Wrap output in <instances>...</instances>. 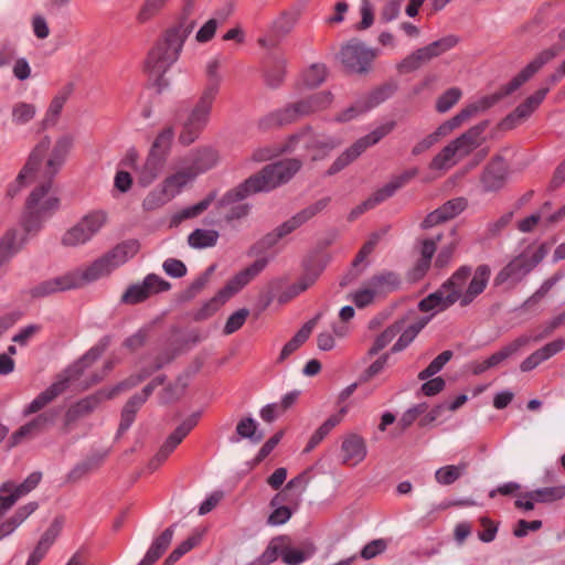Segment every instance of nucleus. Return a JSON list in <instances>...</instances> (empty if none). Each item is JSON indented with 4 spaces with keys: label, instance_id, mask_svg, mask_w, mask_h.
I'll return each instance as SVG.
<instances>
[{
    "label": "nucleus",
    "instance_id": "nucleus-38",
    "mask_svg": "<svg viewBox=\"0 0 565 565\" xmlns=\"http://www.w3.org/2000/svg\"><path fill=\"white\" fill-rule=\"evenodd\" d=\"M285 500L286 494L284 492H278L271 498L269 505L273 508V511L267 519V524L279 526L289 521L292 510L289 507L281 505Z\"/></svg>",
    "mask_w": 565,
    "mask_h": 565
},
{
    "label": "nucleus",
    "instance_id": "nucleus-53",
    "mask_svg": "<svg viewBox=\"0 0 565 565\" xmlns=\"http://www.w3.org/2000/svg\"><path fill=\"white\" fill-rule=\"evenodd\" d=\"M300 9L292 8L288 11L282 12L273 23V31L277 35H286L288 34L292 28L296 25L299 17Z\"/></svg>",
    "mask_w": 565,
    "mask_h": 565
},
{
    "label": "nucleus",
    "instance_id": "nucleus-63",
    "mask_svg": "<svg viewBox=\"0 0 565 565\" xmlns=\"http://www.w3.org/2000/svg\"><path fill=\"white\" fill-rule=\"evenodd\" d=\"M200 535H191L186 540L182 541L164 559V565H173L184 554L190 552L194 546L200 543Z\"/></svg>",
    "mask_w": 565,
    "mask_h": 565
},
{
    "label": "nucleus",
    "instance_id": "nucleus-31",
    "mask_svg": "<svg viewBox=\"0 0 565 565\" xmlns=\"http://www.w3.org/2000/svg\"><path fill=\"white\" fill-rule=\"evenodd\" d=\"M401 284L402 280L399 275L391 270L381 271L367 280V285L376 296L396 291L399 289Z\"/></svg>",
    "mask_w": 565,
    "mask_h": 565
},
{
    "label": "nucleus",
    "instance_id": "nucleus-42",
    "mask_svg": "<svg viewBox=\"0 0 565 565\" xmlns=\"http://www.w3.org/2000/svg\"><path fill=\"white\" fill-rule=\"evenodd\" d=\"M531 342L530 335H521L514 341L503 347L498 352L486 359L489 369L498 366L501 362L510 358L512 354L518 352L522 347L527 345Z\"/></svg>",
    "mask_w": 565,
    "mask_h": 565
},
{
    "label": "nucleus",
    "instance_id": "nucleus-28",
    "mask_svg": "<svg viewBox=\"0 0 565 565\" xmlns=\"http://www.w3.org/2000/svg\"><path fill=\"white\" fill-rule=\"evenodd\" d=\"M175 524L167 527L154 537L143 558L137 565H153L167 551L173 539Z\"/></svg>",
    "mask_w": 565,
    "mask_h": 565
},
{
    "label": "nucleus",
    "instance_id": "nucleus-55",
    "mask_svg": "<svg viewBox=\"0 0 565 565\" xmlns=\"http://www.w3.org/2000/svg\"><path fill=\"white\" fill-rule=\"evenodd\" d=\"M515 90L516 89H511L510 88V82H509L504 86H502L498 92H495L494 94L489 95V96H484V97L480 98L479 100L469 104L468 106L469 107H473L475 110H476V115H477L480 111H484V110L491 108L499 100H501L502 98L511 95Z\"/></svg>",
    "mask_w": 565,
    "mask_h": 565
},
{
    "label": "nucleus",
    "instance_id": "nucleus-33",
    "mask_svg": "<svg viewBox=\"0 0 565 565\" xmlns=\"http://www.w3.org/2000/svg\"><path fill=\"white\" fill-rule=\"evenodd\" d=\"M347 412V407H342L339 413L331 415L326 422H323L311 435L303 451H312L330 434V431L341 423Z\"/></svg>",
    "mask_w": 565,
    "mask_h": 565
},
{
    "label": "nucleus",
    "instance_id": "nucleus-18",
    "mask_svg": "<svg viewBox=\"0 0 565 565\" xmlns=\"http://www.w3.org/2000/svg\"><path fill=\"white\" fill-rule=\"evenodd\" d=\"M509 177V164L502 156L492 158L480 175L484 192H498L505 185Z\"/></svg>",
    "mask_w": 565,
    "mask_h": 565
},
{
    "label": "nucleus",
    "instance_id": "nucleus-59",
    "mask_svg": "<svg viewBox=\"0 0 565 565\" xmlns=\"http://www.w3.org/2000/svg\"><path fill=\"white\" fill-rule=\"evenodd\" d=\"M286 74V61L282 58H275L271 65L265 71V82L267 86L277 88L284 82Z\"/></svg>",
    "mask_w": 565,
    "mask_h": 565
},
{
    "label": "nucleus",
    "instance_id": "nucleus-13",
    "mask_svg": "<svg viewBox=\"0 0 565 565\" xmlns=\"http://www.w3.org/2000/svg\"><path fill=\"white\" fill-rule=\"evenodd\" d=\"M340 58L348 72L363 74L370 70L375 53L362 42L350 41L341 49Z\"/></svg>",
    "mask_w": 565,
    "mask_h": 565
},
{
    "label": "nucleus",
    "instance_id": "nucleus-12",
    "mask_svg": "<svg viewBox=\"0 0 565 565\" xmlns=\"http://www.w3.org/2000/svg\"><path fill=\"white\" fill-rule=\"evenodd\" d=\"M171 284L157 274H148L141 282L128 286L120 298L125 305H138L146 301L151 295L168 291Z\"/></svg>",
    "mask_w": 565,
    "mask_h": 565
},
{
    "label": "nucleus",
    "instance_id": "nucleus-1",
    "mask_svg": "<svg viewBox=\"0 0 565 565\" xmlns=\"http://www.w3.org/2000/svg\"><path fill=\"white\" fill-rule=\"evenodd\" d=\"M299 159H286L265 166L258 173H255L227 190L216 203L218 211L226 210L223 220L226 223L246 217L250 211L248 203H242L252 194L269 192L287 183L301 168Z\"/></svg>",
    "mask_w": 565,
    "mask_h": 565
},
{
    "label": "nucleus",
    "instance_id": "nucleus-21",
    "mask_svg": "<svg viewBox=\"0 0 565 565\" xmlns=\"http://www.w3.org/2000/svg\"><path fill=\"white\" fill-rule=\"evenodd\" d=\"M104 401L103 393L98 390L71 405L64 416L65 431H70L78 419L92 414Z\"/></svg>",
    "mask_w": 565,
    "mask_h": 565
},
{
    "label": "nucleus",
    "instance_id": "nucleus-10",
    "mask_svg": "<svg viewBox=\"0 0 565 565\" xmlns=\"http://www.w3.org/2000/svg\"><path fill=\"white\" fill-rule=\"evenodd\" d=\"M200 413L184 419L163 441L160 449L148 462L149 472L156 471L182 443L185 436L196 426Z\"/></svg>",
    "mask_w": 565,
    "mask_h": 565
},
{
    "label": "nucleus",
    "instance_id": "nucleus-50",
    "mask_svg": "<svg viewBox=\"0 0 565 565\" xmlns=\"http://www.w3.org/2000/svg\"><path fill=\"white\" fill-rule=\"evenodd\" d=\"M173 138L174 129L171 126L166 127L156 137L149 152L157 154L158 157H163V159L167 160L171 150Z\"/></svg>",
    "mask_w": 565,
    "mask_h": 565
},
{
    "label": "nucleus",
    "instance_id": "nucleus-37",
    "mask_svg": "<svg viewBox=\"0 0 565 565\" xmlns=\"http://www.w3.org/2000/svg\"><path fill=\"white\" fill-rule=\"evenodd\" d=\"M330 201L331 199L329 196L318 200L313 204L307 206L306 209L301 210L300 212L291 216L289 220L285 222V224H287V226H289V230L294 232L302 224L308 222L310 218L316 216L318 213L323 211L328 206Z\"/></svg>",
    "mask_w": 565,
    "mask_h": 565
},
{
    "label": "nucleus",
    "instance_id": "nucleus-48",
    "mask_svg": "<svg viewBox=\"0 0 565 565\" xmlns=\"http://www.w3.org/2000/svg\"><path fill=\"white\" fill-rule=\"evenodd\" d=\"M71 92H72L71 87H65L64 89H62L54 96V98L50 103V106L46 110L45 117L42 121V125L44 128L56 124L57 118H58L68 96L71 95Z\"/></svg>",
    "mask_w": 565,
    "mask_h": 565
},
{
    "label": "nucleus",
    "instance_id": "nucleus-8",
    "mask_svg": "<svg viewBox=\"0 0 565 565\" xmlns=\"http://www.w3.org/2000/svg\"><path fill=\"white\" fill-rule=\"evenodd\" d=\"M395 128V121H387L375 129H373L370 134L359 138L352 146L345 149L330 166L327 171V175H333L345 167H348L351 162L358 159L369 147H372L380 142L385 136L393 131Z\"/></svg>",
    "mask_w": 565,
    "mask_h": 565
},
{
    "label": "nucleus",
    "instance_id": "nucleus-11",
    "mask_svg": "<svg viewBox=\"0 0 565 565\" xmlns=\"http://www.w3.org/2000/svg\"><path fill=\"white\" fill-rule=\"evenodd\" d=\"M200 413L184 419L163 441L160 449L148 462L149 472L156 471L182 443L185 436L196 426Z\"/></svg>",
    "mask_w": 565,
    "mask_h": 565
},
{
    "label": "nucleus",
    "instance_id": "nucleus-4",
    "mask_svg": "<svg viewBox=\"0 0 565 565\" xmlns=\"http://www.w3.org/2000/svg\"><path fill=\"white\" fill-rule=\"evenodd\" d=\"M111 337L104 335L99 341L83 354L73 364L68 365L58 376L57 380L41 392L31 403L22 411V415L28 417L42 411L46 405L63 394L71 381L77 380L85 370L90 367L110 345Z\"/></svg>",
    "mask_w": 565,
    "mask_h": 565
},
{
    "label": "nucleus",
    "instance_id": "nucleus-43",
    "mask_svg": "<svg viewBox=\"0 0 565 565\" xmlns=\"http://www.w3.org/2000/svg\"><path fill=\"white\" fill-rule=\"evenodd\" d=\"M216 196H217L216 191L210 192L200 202H198L191 206H186V207L182 209L181 211H179L178 213H175L172 217V222L175 224H179L184 220L193 218V217L201 215L215 201Z\"/></svg>",
    "mask_w": 565,
    "mask_h": 565
},
{
    "label": "nucleus",
    "instance_id": "nucleus-47",
    "mask_svg": "<svg viewBox=\"0 0 565 565\" xmlns=\"http://www.w3.org/2000/svg\"><path fill=\"white\" fill-rule=\"evenodd\" d=\"M220 234L215 230L195 228L188 236V244L195 249L213 247L217 244Z\"/></svg>",
    "mask_w": 565,
    "mask_h": 565
},
{
    "label": "nucleus",
    "instance_id": "nucleus-40",
    "mask_svg": "<svg viewBox=\"0 0 565 565\" xmlns=\"http://www.w3.org/2000/svg\"><path fill=\"white\" fill-rule=\"evenodd\" d=\"M472 274V268L468 265L460 266L452 275L441 285L448 294H456L458 301H461L463 296L462 288L465 287L468 278Z\"/></svg>",
    "mask_w": 565,
    "mask_h": 565
},
{
    "label": "nucleus",
    "instance_id": "nucleus-56",
    "mask_svg": "<svg viewBox=\"0 0 565 565\" xmlns=\"http://www.w3.org/2000/svg\"><path fill=\"white\" fill-rule=\"evenodd\" d=\"M333 96L330 92H319L301 102V106L307 115L324 109L331 105Z\"/></svg>",
    "mask_w": 565,
    "mask_h": 565
},
{
    "label": "nucleus",
    "instance_id": "nucleus-61",
    "mask_svg": "<svg viewBox=\"0 0 565 565\" xmlns=\"http://www.w3.org/2000/svg\"><path fill=\"white\" fill-rule=\"evenodd\" d=\"M454 352L451 350L443 351L438 354L427 367L418 373V379L425 381L440 372L444 366L451 360Z\"/></svg>",
    "mask_w": 565,
    "mask_h": 565
},
{
    "label": "nucleus",
    "instance_id": "nucleus-62",
    "mask_svg": "<svg viewBox=\"0 0 565 565\" xmlns=\"http://www.w3.org/2000/svg\"><path fill=\"white\" fill-rule=\"evenodd\" d=\"M426 322H416L408 326L399 335L397 341L391 348L392 353H397L406 349L417 337Z\"/></svg>",
    "mask_w": 565,
    "mask_h": 565
},
{
    "label": "nucleus",
    "instance_id": "nucleus-24",
    "mask_svg": "<svg viewBox=\"0 0 565 565\" xmlns=\"http://www.w3.org/2000/svg\"><path fill=\"white\" fill-rule=\"evenodd\" d=\"M491 276V268L487 264L479 265L473 273V276L468 284L467 289L463 291V296L460 301L461 307H467L473 302V300L481 295L487 288L488 281Z\"/></svg>",
    "mask_w": 565,
    "mask_h": 565
},
{
    "label": "nucleus",
    "instance_id": "nucleus-30",
    "mask_svg": "<svg viewBox=\"0 0 565 565\" xmlns=\"http://www.w3.org/2000/svg\"><path fill=\"white\" fill-rule=\"evenodd\" d=\"M321 313L316 315L311 320L307 321L297 333L282 347L277 362H284L290 354L298 350L310 337L317 321L321 318Z\"/></svg>",
    "mask_w": 565,
    "mask_h": 565
},
{
    "label": "nucleus",
    "instance_id": "nucleus-60",
    "mask_svg": "<svg viewBox=\"0 0 565 565\" xmlns=\"http://www.w3.org/2000/svg\"><path fill=\"white\" fill-rule=\"evenodd\" d=\"M222 297H220V291L210 300L205 301L198 310L191 313V317L194 321L200 322L211 318L215 315L220 307L225 302Z\"/></svg>",
    "mask_w": 565,
    "mask_h": 565
},
{
    "label": "nucleus",
    "instance_id": "nucleus-52",
    "mask_svg": "<svg viewBox=\"0 0 565 565\" xmlns=\"http://www.w3.org/2000/svg\"><path fill=\"white\" fill-rule=\"evenodd\" d=\"M316 552L315 546L310 545L306 551L290 547V540L282 543L281 559L286 565H300L309 559Z\"/></svg>",
    "mask_w": 565,
    "mask_h": 565
},
{
    "label": "nucleus",
    "instance_id": "nucleus-44",
    "mask_svg": "<svg viewBox=\"0 0 565 565\" xmlns=\"http://www.w3.org/2000/svg\"><path fill=\"white\" fill-rule=\"evenodd\" d=\"M433 58L434 57L429 53L428 49L426 46H423L407 55L405 58H403L398 63L397 70L399 73H411L418 70Z\"/></svg>",
    "mask_w": 565,
    "mask_h": 565
},
{
    "label": "nucleus",
    "instance_id": "nucleus-27",
    "mask_svg": "<svg viewBox=\"0 0 565 565\" xmlns=\"http://www.w3.org/2000/svg\"><path fill=\"white\" fill-rule=\"evenodd\" d=\"M302 116H307V114L305 113V109L301 106V102L299 100L295 104L286 106L282 109L271 113L260 121V125L264 128H269L271 126H282L294 122Z\"/></svg>",
    "mask_w": 565,
    "mask_h": 565
},
{
    "label": "nucleus",
    "instance_id": "nucleus-16",
    "mask_svg": "<svg viewBox=\"0 0 565 565\" xmlns=\"http://www.w3.org/2000/svg\"><path fill=\"white\" fill-rule=\"evenodd\" d=\"M73 143L74 139L71 135H63L56 140L45 167L40 171L41 183H49L52 188L53 179L63 167Z\"/></svg>",
    "mask_w": 565,
    "mask_h": 565
},
{
    "label": "nucleus",
    "instance_id": "nucleus-2",
    "mask_svg": "<svg viewBox=\"0 0 565 565\" xmlns=\"http://www.w3.org/2000/svg\"><path fill=\"white\" fill-rule=\"evenodd\" d=\"M193 10L194 0H186L178 22L164 31L148 54L146 70L153 78L158 93L169 86L164 74L178 61L186 39L195 26V20L192 19Z\"/></svg>",
    "mask_w": 565,
    "mask_h": 565
},
{
    "label": "nucleus",
    "instance_id": "nucleus-49",
    "mask_svg": "<svg viewBox=\"0 0 565 565\" xmlns=\"http://www.w3.org/2000/svg\"><path fill=\"white\" fill-rule=\"evenodd\" d=\"M523 498H530L539 503H551L565 498V484L540 488L525 492Z\"/></svg>",
    "mask_w": 565,
    "mask_h": 565
},
{
    "label": "nucleus",
    "instance_id": "nucleus-23",
    "mask_svg": "<svg viewBox=\"0 0 565 565\" xmlns=\"http://www.w3.org/2000/svg\"><path fill=\"white\" fill-rule=\"evenodd\" d=\"M488 121H482L449 142L458 159L468 156L479 146V139Z\"/></svg>",
    "mask_w": 565,
    "mask_h": 565
},
{
    "label": "nucleus",
    "instance_id": "nucleus-19",
    "mask_svg": "<svg viewBox=\"0 0 565 565\" xmlns=\"http://www.w3.org/2000/svg\"><path fill=\"white\" fill-rule=\"evenodd\" d=\"M267 265L268 259L266 257L256 259L248 267L233 276L225 286L220 289V297H222L223 300H228L258 276Z\"/></svg>",
    "mask_w": 565,
    "mask_h": 565
},
{
    "label": "nucleus",
    "instance_id": "nucleus-9",
    "mask_svg": "<svg viewBox=\"0 0 565 565\" xmlns=\"http://www.w3.org/2000/svg\"><path fill=\"white\" fill-rule=\"evenodd\" d=\"M106 221L107 214L104 211H93L86 214L64 233L62 244L74 247L87 243L100 231Z\"/></svg>",
    "mask_w": 565,
    "mask_h": 565
},
{
    "label": "nucleus",
    "instance_id": "nucleus-64",
    "mask_svg": "<svg viewBox=\"0 0 565 565\" xmlns=\"http://www.w3.org/2000/svg\"><path fill=\"white\" fill-rule=\"evenodd\" d=\"M35 114L34 105L20 102L12 107V121L15 125H25L34 118Z\"/></svg>",
    "mask_w": 565,
    "mask_h": 565
},
{
    "label": "nucleus",
    "instance_id": "nucleus-34",
    "mask_svg": "<svg viewBox=\"0 0 565 565\" xmlns=\"http://www.w3.org/2000/svg\"><path fill=\"white\" fill-rule=\"evenodd\" d=\"M217 160L218 154L215 149L210 147L198 149L192 154L191 166L189 169H191L192 173H195V177H198L200 173H204L215 167Z\"/></svg>",
    "mask_w": 565,
    "mask_h": 565
},
{
    "label": "nucleus",
    "instance_id": "nucleus-14",
    "mask_svg": "<svg viewBox=\"0 0 565 565\" xmlns=\"http://www.w3.org/2000/svg\"><path fill=\"white\" fill-rule=\"evenodd\" d=\"M86 284L82 271H67L58 277H54L39 282L30 289V295L33 298H44L55 292L76 289Z\"/></svg>",
    "mask_w": 565,
    "mask_h": 565
},
{
    "label": "nucleus",
    "instance_id": "nucleus-17",
    "mask_svg": "<svg viewBox=\"0 0 565 565\" xmlns=\"http://www.w3.org/2000/svg\"><path fill=\"white\" fill-rule=\"evenodd\" d=\"M51 146V140L49 137H44L36 145L33 151L30 153L29 159L23 167V169L19 172L15 181L9 185L8 188V196L14 198L20 189L25 184V180L34 174V172L39 171L41 167V162L47 152Z\"/></svg>",
    "mask_w": 565,
    "mask_h": 565
},
{
    "label": "nucleus",
    "instance_id": "nucleus-41",
    "mask_svg": "<svg viewBox=\"0 0 565 565\" xmlns=\"http://www.w3.org/2000/svg\"><path fill=\"white\" fill-rule=\"evenodd\" d=\"M25 244V238L17 239V231L8 230L0 239V267L12 258Z\"/></svg>",
    "mask_w": 565,
    "mask_h": 565
},
{
    "label": "nucleus",
    "instance_id": "nucleus-46",
    "mask_svg": "<svg viewBox=\"0 0 565 565\" xmlns=\"http://www.w3.org/2000/svg\"><path fill=\"white\" fill-rule=\"evenodd\" d=\"M195 178V173H192V170L186 168L167 177L163 180L162 185L172 199L181 192L184 185H186Z\"/></svg>",
    "mask_w": 565,
    "mask_h": 565
},
{
    "label": "nucleus",
    "instance_id": "nucleus-35",
    "mask_svg": "<svg viewBox=\"0 0 565 565\" xmlns=\"http://www.w3.org/2000/svg\"><path fill=\"white\" fill-rule=\"evenodd\" d=\"M397 88V83L393 81L375 87L366 96L361 98L363 100V110L369 111L384 103L395 94Z\"/></svg>",
    "mask_w": 565,
    "mask_h": 565
},
{
    "label": "nucleus",
    "instance_id": "nucleus-57",
    "mask_svg": "<svg viewBox=\"0 0 565 565\" xmlns=\"http://www.w3.org/2000/svg\"><path fill=\"white\" fill-rule=\"evenodd\" d=\"M457 161L458 158L448 143L433 158L429 168L431 170L447 171L452 168Z\"/></svg>",
    "mask_w": 565,
    "mask_h": 565
},
{
    "label": "nucleus",
    "instance_id": "nucleus-3",
    "mask_svg": "<svg viewBox=\"0 0 565 565\" xmlns=\"http://www.w3.org/2000/svg\"><path fill=\"white\" fill-rule=\"evenodd\" d=\"M221 62L218 58H212L206 64L205 84L195 105L186 113L182 119V111L175 115L181 124V130L178 137L182 146H190L199 139L202 131L209 124L213 103L220 92L222 75L220 74Z\"/></svg>",
    "mask_w": 565,
    "mask_h": 565
},
{
    "label": "nucleus",
    "instance_id": "nucleus-54",
    "mask_svg": "<svg viewBox=\"0 0 565 565\" xmlns=\"http://www.w3.org/2000/svg\"><path fill=\"white\" fill-rule=\"evenodd\" d=\"M467 466L466 462L444 466L436 470L435 479L441 486H450L466 472Z\"/></svg>",
    "mask_w": 565,
    "mask_h": 565
},
{
    "label": "nucleus",
    "instance_id": "nucleus-36",
    "mask_svg": "<svg viewBox=\"0 0 565 565\" xmlns=\"http://www.w3.org/2000/svg\"><path fill=\"white\" fill-rule=\"evenodd\" d=\"M236 436L230 438L231 443H238L241 439H249L253 444H258L263 440L264 434L258 430V423L252 417L242 418L236 425Z\"/></svg>",
    "mask_w": 565,
    "mask_h": 565
},
{
    "label": "nucleus",
    "instance_id": "nucleus-29",
    "mask_svg": "<svg viewBox=\"0 0 565 565\" xmlns=\"http://www.w3.org/2000/svg\"><path fill=\"white\" fill-rule=\"evenodd\" d=\"M167 160L153 153H148L141 168L137 171L138 184L146 188L161 174Z\"/></svg>",
    "mask_w": 565,
    "mask_h": 565
},
{
    "label": "nucleus",
    "instance_id": "nucleus-58",
    "mask_svg": "<svg viewBox=\"0 0 565 565\" xmlns=\"http://www.w3.org/2000/svg\"><path fill=\"white\" fill-rule=\"evenodd\" d=\"M476 116V110L473 107H469L468 105L462 108L457 115L451 117L450 119L443 122L437 129L438 134H441V136H447L452 130L460 127L466 120L469 118Z\"/></svg>",
    "mask_w": 565,
    "mask_h": 565
},
{
    "label": "nucleus",
    "instance_id": "nucleus-26",
    "mask_svg": "<svg viewBox=\"0 0 565 565\" xmlns=\"http://www.w3.org/2000/svg\"><path fill=\"white\" fill-rule=\"evenodd\" d=\"M458 301L456 294H448L443 286L435 292L429 294L427 297L418 302V309L422 312L433 311L434 315L445 311Z\"/></svg>",
    "mask_w": 565,
    "mask_h": 565
},
{
    "label": "nucleus",
    "instance_id": "nucleus-5",
    "mask_svg": "<svg viewBox=\"0 0 565 565\" xmlns=\"http://www.w3.org/2000/svg\"><path fill=\"white\" fill-rule=\"evenodd\" d=\"M51 190L49 183H40L29 195L25 203V211L21 217V226L25 234L36 233L41 230L42 223L46 215L56 211L60 206V200L55 196H50L43 200ZM17 232L18 230L14 228ZM25 238L26 235L18 236L17 239Z\"/></svg>",
    "mask_w": 565,
    "mask_h": 565
},
{
    "label": "nucleus",
    "instance_id": "nucleus-22",
    "mask_svg": "<svg viewBox=\"0 0 565 565\" xmlns=\"http://www.w3.org/2000/svg\"><path fill=\"white\" fill-rule=\"evenodd\" d=\"M550 92V87H541L521 103L512 113H510L502 121L505 128H513L519 120L529 118L534 110L541 105Z\"/></svg>",
    "mask_w": 565,
    "mask_h": 565
},
{
    "label": "nucleus",
    "instance_id": "nucleus-51",
    "mask_svg": "<svg viewBox=\"0 0 565 565\" xmlns=\"http://www.w3.org/2000/svg\"><path fill=\"white\" fill-rule=\"evenodd\" d=\"M22 498L15 489V482L8 480L0 486V520Z\"/></svg>",
    "mask_w": 565,
    "mask_h": 565
},
{
    "label": "nucleus",
    "instance_id": "nucleus-32",
    "mask_svg": "<svg viewBox=\"0 0 565 565\" xmlns=\"http://www.w3.org/2000/svg\"><path fill=\"white\" fill-rule=\"evenodd\" d=\"M38 502L31 501L21 505L13 515L0 523V541L11 535L36 509Z\"/></svg>",
    "mask_w": 565,
    "mask_h": 565
},
{
    "label": "nucleus",
    "instance_id": "nucleus-7",
    "mask_svg": "<svg viewBox=\"0 0 565 565\" xmlns=\"http://www.w3.org/2000/svg\"><path fill=\"white\" fill-rule=\"evenodd\" d=\"M139 247L140 245L136 239H127L117 244L82 271L85 281L92 282L109 275L114 269L132 258L138 253Z\"/></svg>",
    "mask_w": 565,
    "mask_h": 565
},
{
    "label": "nucleus",
    "instance_id": "nucleus-6",
    "mask_svg": "<svg viewBox=\"0 0 565 565\" xmlns=\"http://www.w3.org/2000/svg\"><path fill=\"white\" fill-rule=\"evenodd\" d=\"M547 248L540 245L534 252L530 248L513 257L494 277L495 287L507 285L509 288L521 282L546 256Z\"/></svg>",
    "mask_w": 565,
    "mask_h": 565
},
{
    "label": "nucleus",
    "instance_id": "nucleus-15",
    "mask_svg": "<svg viewBox=\"0 0 565 565\" xmlns=\"http://www.w3.org/2000/svg\"><path fill=\"white\" fill-rule=\"evenodd\" d=\"M564 45L555 43L552 46L542 50L526 66H524L511 81L510 88L519 89L530 78H532L542 67L557 57L563 51Z\"/></svg>",
    "mask_w": 565,
    "mask_h": 565
},
{
    "label": "nucleus",
    "instance_id": "nucleus-39",
    "mask_svg": "<svg viewBox=\"0 0 565 565\" xmlns=\"http://www.w3.org/2000/svg\"><path fill=\"white\" fill-rule=\"evenodd\" d=\"M288 541H289L288 535H278V536L273 537L269 541L268 545L266 546L265 551L259 556H257L255 559H253L250 563H248L247 565H270V564H273L275 561H277V558L279 556L281 557L282 543H286Z\"/></svg>",
    "mask_w": 565,
    "mask_h": 565
},
{
    "label": "nucleus",
    "instance_id": "nucleus-20",
    "mask_svg": "<svg viewBox=\"0 0 565 565\" xmlns=\"http://www.w3.org/2000/svg\"><path fill=\"white\" fill-rule=\"evenodd\" d=\"M302 141L305 148L308 150H317L318 153L312 154V160H318L321 156L328 151L334 149L338 146V141L333 137L316 135L311 131L310 127L295 134L289 139L288 148L292 149L296 142Z\"/></svg>",
    "mask_w": 565,
    "mask_h": 565
},
{
    "label": "nucleus",
    "instance_id": "nucleus-45",
    "mask_svg": "<svg viewBox=\"0 0 565 565\" xmlns=\"http://www.w3.org/2000/svg\"><path fill=\"white\" fill-rule=\"evenodd\" d=\"M418 173L417 168L405 170L398 175H394L385 185L379 189L376 192L383 198V201L390 199L395 194L397 190L407 184Z\"/></svg>",
    "mask_w": 565,
    "mask_h": 565
},
{
    "label": "nucleus",
    "instance_id": "nucleus-25",
    "mask_svg": "<svg viewBox=\"0 0 565 565\" xmlns=\"http://www.w3.org/2000/svg\"><path fill=\"white\" fill-rule=\"evenodd\" d=\"M341 452L343 463L356 466L365 459L367 454L364 439L356 434L348 435L342 441Z\"/></svg>",
    "mask_w": 565,
    "mask_h": 565
}]
</instances>
